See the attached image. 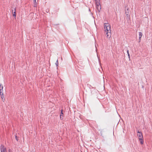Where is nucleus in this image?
Instances as JSON below:
<instances>
[{"label": "nucleus", "instance_id": "obj_6", "mask_svg": "<svg viewBox=\"0 0 152 152\" xmlns=\"http://www.w3.org/2000/svg\"><path fill=\"white\" fill-rule=\"evenodd\" d=\"M139 42H140L141 40V38L142 35V33L141 32H139Z\"/></svg>", "mask_w": 152, "mask_h": 152}, {"label": "nucleus", "instance_id": "obj_4", "mask_svg": "<svg viewBox=\"0 0 152 152\" xmlns=\"http://www.w3.org/2000/svg\"><path fill=\"white\" fill-rule=\"evenodd\" d=\"M0 95L1 96V98L2 99V100L3 101V102H4V99H3L4 98L3 92H0Z\"/></svg>", "mask_w": 152, "mask_h": 152}, {"label": "nucleus", "instance_id": "obj_1", "mask_svg": "<svg viewBox=\"0 0 152 152\" xmlns=\"http://www.w3.org/2000/svg\"><path fill=\"white\" fill-rule=\"evenodd\" d=\"M104 33L107 35V38H109L111 36V26L108 23L104 24Z\"/></svg>", "mask_w": 152, "mask_h": 152}, {"label": "nucleus", "instance_id": "obj_3", "mask_svg": "<svg viewBox=\"0 0 152 152\" xmlns=\"http://www.w3.org/2000/svg\"><path fill=\"white\" fill-rule=\"evenodd\" d=\"M1 152H7L6 149L3 145H2L1 147Z\"/></svg>", "mask_w": 152, "mask_h": 152}, {"label": "nucleus", "instance_id": "obj_8", "mask_svg": "<svg viewBox=\"0 0 152 152\" xmlns=\"http://www.w3.org/2000/svg\"><path fill=\"white\" fill-rule=\"evenodd\" d=\"M63 113H61L60 115V118L61 120H62L63 119Z\"/></svg>", "mask_w": 152, "mask_h": 152}, {"label": "nucleus", "instance_id": "obj_14", "mask_svg": "<svg viewBox=\"0 0 152 152\" xmlns=\"http://www.w3.org/2000/svg\"><path fill=\"white\" fill-rule=\"evenodd\" d=\"M95 1H97V2H98L99 0H95Z\"/></svg>", "mask_w": 152, "mask_h": 152}, {"label": "nucleus", "instance_id": "obj_7", "mask_svg": "<svg viewBox=\"0 0 152 152\" xmlns=\"http://www.w3.org/2000/svg\"><path fill=\"white\" fill-rule=\"evenodd\" d=\"M99 5H97V8L98 11H100V10L101 9V6L99 5Z\"/></svg>", "mask_w": 152, "mask_h": 152}, {"label": "nucleus", "instance_id": "obj_12", "mask_svg": "<svg viewBox=\"0 0 152 152\" xmlns=\"http://www.w3.org/2000/svg\"><path fill=\"white\" fill-rule=\"evenodd\" d=\"M61 113H63V109L61 110Z\"/></svg>", "mask_w": 152, "mask_h": 152}, {"label": "nucleus", "instance_id": "obj_5", "mask_svg": "<svg viewBox=\"0 0 152 152\" xmlns=\"http://www.w3.org/2000/svg\"><path fill=\"white\" fill-rule=\"evenodd\" d=\"M3 86L2 84H1L0 85V93L3 92Z\"/></svg>", "mask_w": 152, "mask_h": 152}, {"label": "nucleus", "instance_id": "obj_11", "mask_svg": "<svg viewBox=\"0 0 152 152\" xmlns=\"http://www.w3.org/2000/svg\"><path fill=\"white\" fill-rule=\"evenodd\" d=\"M127 53L128 54V56H129V58H130V54L129 53V51L128 50L127 51Z\"/></svg>", "mask_w": 152, "mask_h": 152}, {"label": "nucleus", "instance_id": "obj_13", "mask_svg": "<svg viewBox=\"0 0 152 152\" xmlns=\"http://www.w3.org/2000/svg\"><path fill=\"white\" fill-rule=\"evenodd\" d=\"M9 152H12V151H11V150H9Z\"/></svg>", "mask_w": 152, "mask_h": 152}, {"label": "nucleus", "instance_id": "obj_9", "mask_svg": "<svg viewBox=\"0 0 152 152\" xmlns=\"http://www.w3.org/2000/svg\"><path fill=\"white\" fill-rule=\"evenodd\" d=\"M16 8H15V12H13V16L15 18L16 17Z\"/></svg>", "mask_w": 152, "mask_h": 152}, {"label": "nucleus", "instance_id": "obj_2", "mask_svg": "<svg viewBox=\"0 0 152 152\" xmlns=\"http://www.w3.org/2000/svg\"><path fill=\"white\" fill-rule=\"evenodd\" d=\"M137 136L140 143L142 145L144 142L142 134V132H139V131H137Z\"/></svg>", "mask_w": 152, "mask_h": 152}, {"label": "nucleus", "instance_id": "obj_10", "mask_svg": "<svg viewBox=\"0 0 152 152\" xmlns=\"http://www.w3.org/2000/svg\"><path fill=\"white\" fill-rule=\"evenodd\" d=\"M37 4L36 2V0H34V6L35 7L37 6Z\"/></svg>", "mask_w": 152, "mask_h": 152}]
</instances>
